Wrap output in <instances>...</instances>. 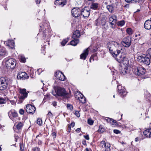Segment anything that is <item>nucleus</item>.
I'll list each match as a JSON object with an SVG mask.
<instances>
[{"label": "nucleus", "mask_w": 151, "mask_h": 151, "mask_svg": "<svg viewBox=\"0 0 151 151\" xmlns=\"http://www.w3.org/2000/svg\"><path fill=\"white\" fill-rule=\"evenodd\" d=\"M106 46L112 55L114 57L117 56L121 52V44L114 41L108 42Z\"/></svg>", "instance_id": "f257e3e1"}, {"label": "nucleus", "mask_w": 151, "mask_h": 151, "mask_svg": "<svg viewBox=\"0 0 151 151\" xmlns=\"http://www.w3.org/2000/svg\"><path fill=\"white\" fill-rule=\"evenodd\" d=\"M52 93L55 96L57 95L58 96L65 97L67 99L70 97L65 90L64 88L60 87L58 88L57 89H55V92H52Z\"/></svg>", "instance_id": "f03ea898"}, {"label": "nucleus", "mask_w": 151, "mask_h": 151, "mask_svg": "<svg viewBox=\"0 0 151 151\" xmlns=\"http://www.w3.org/2000/svg\"><path fill=\"white\" fill-rule=\"evenodd\" d=\"M19 93L18 95V97L19 99L18 101L19 103H21L27 97L28 93L26 92V89L25 88L22 89L21 88H19Z\"/></svg>", "instance_id": "7ed1b4c3"}, {"label": "nucleus", "mask_w": 151, "mask_h": 151, "mask_svg": "<svg viewBox=\"0 0 151 151\" xmlns=\"http://www.w3.org/2000/svg\"><path fill=\"white\" fill-rule=\"evenodd\" d=\"M150 58L145 55H141L139 56L137 58V60L139 62L146 66H147L150 64Z\"/></svg>", "instance_id": "20e7f679"}, {"label": "nucleus", "mask_w": 151, "mask_h": 151, "mask_svg": "<svg viewBox=\"0 0 151 151\" xmlns=\"http://www.w3.org/2000/svg\"><path fill=\"white\" fill-rule=\"evenodd\" d=\"M16 65V61L13 58H10L6 60L5 65L8 69H13L15 67Z\"/></svg>", "instance_id": "39448f33"}, {"label": "nucleus", "mask_w": 151, "mask_h": 151, "mask_svg": "<svg viewBox=\"0 0 151 151\" xmlns=\"http://www.w3.org/2000/svg\"><path fill=\"white\" fill-rule=\"evenodd\" d=\"M8 80L4 77L0 78V90L3 91L6 89L8 87Z\"/></svg>", "instance_id": "423d86ee"}, {"label": "nucleus", "mask_w": 151, "mask_h": 151, "mask_svg": "<svg viewBox=\"0 0 151 151\" xmlns=\"http://www.w3.org/2000/svg\"><path fill=\"white\" fill-rule=\"evenodd\" d=\"M132 42V39L129 36H127L123 38L121 41V44L124 47H128L131 45Z\"/></svg>", "instance_id": "0eeeda50"}, {"label": "nucleus", "mask_w": 151, "mask_h": 151, "mask_svg": "<svg viewBox=\"0 0 151 151\" xmlns=\"http://www.w3.org/2000/svg\"><path fill=\"white\" fill-rule=\"evenodd\" d=\"M133 72L136 75L141 76L145 74L146 70L144 68L141 67H138L133 69Z\"/></svg>", "instance_id": "6e6552de"}, {"label": "nucleus", "mask_w": 151, "mask_h": 151, "mask_svg": "<svg viewBox=\"0 0 151 151\" xmlns=\"http://www.w3.org/2000/svg\"><path fill=\"white\" fill-rule=\"evenodd\" d=\"M116 16L114 14L110 16L109 18V22L111 28H114L117 21Z\"/></svg>", "instance_id": "1a4fd4ad"}, {"label": "nucleus", "mask_w": 151, "mask_h": 151, "mask_svg": "<svg viewBox=\"0 0 151 151\" xmlns=\"http://www.w3.org/2000/svg\"><path fill=\"white\" fill-rule=\"evenodd\" d=\"M90 9L88 7H85L81 11V15H82L83 17L88 18L90 14Z\"/></svg>", "instance_id": "9d476101"}, {"label": "nucleus", "mask_w": 151, "mask_h": 151, "mask_svg": "<svg viewBox=\"0 0 151 151\" xmlns=\"http://www.w3.org/2000/svg\"><path fill=\"white\" fill-rule=\"evenodd\" d=\"M27 112L30 114H33L36 110V108L33 105L31 104H27L25 107Z\"/></svg>", "instance_id": "9b49d317"}, {"label": "nucleus", "mask_w": 151, "mask_h": 151, "mask_svg": "<svg viewBox=\"0 0 151 151\" xmlns=\"http://www.w3.org/2000/svg\"><path fill=\"white\" fill-rule=\"evenodd\" d=\"M72 15L76 18L79 17L81 15V10L78 8H74L71 11Z\"/></svg>", "instance_id": "f8f14e48"}, {"label": "nucleus", "mask_w": 151, "mask_h": 151, "mask_svg": "<svg viewBox=\"0 0 151 151\" xmlns=\"http://www.w3.org/2000/svg\"><path fill=\"white\" fill-rule=\"evenodd\" d=\"M29 77L27 76V74L25 72H19L17 76V79L22 80L27 79Z\"/></svg>", "instance_id": "ddd939ff"}, {"label": "nucleus", "mask_w": 151, "mask_h": 151, "mask_svg": "<svg viewBox=\"0 0 151 151\" xmlns=\"http://www.w3.org/2000/svg\"><path fill=\"white\" fill-rule=\"evenodd\" d=\"M55 77L59 80L64 81L65 80V78L64 75L60 72H56L55 73Z\"/></svg>", "instance_id": "4468645a"}, {"label": "nucleus", "mask_w": 151, "mask_h": 151, "mask_svg": "<svg viewBox=\"0 0 151 151\" xmlns=\"http://www.w3.org/2000/svg\"><path fill=\"white\" fill-rule=\"evenodd\" d=\"M144 28L146 29H151V18L150 19H148L146 21L144 25Z\"/></svg>", "instance_id": "2eb2a0df"}, {"label": "nucleus", "mask_w": 151, "mask_h": 151, "mask_svg": "<svg viewBox=\"0 0 151 151\" xmlns=\"http://www.w3.org/2000/svg\"><path fill=\"white\" fill-rule=\"evenodd\" d=\"M9 117L11 118L12 117H15L18 116V114L16 111L14 109L11 110L8 112Z\"/></svg>", "instance_id": "dca6fc26"}, {"label": "nucleus", "mask_w": 151, "mask_h": 151, "mask_svg": "<svg viewBox=\"0 0 151 151\" xmlns=\"http://www.w3.org/2000/svg\"><path fill=\"white\" fill-rule=\"evenodd\" d=\"M88 48L85 50L80 55V58L82 59L85 60L86 59L87 56L88 55Z\"/></svg>", "instance_id": "f3484780"}, {"label": "nucleus", "mask_w": 151, "mask_h": 151, "mask_svg": "<svg viewBox=\"0 0 151 151\" xmlns=\"http://www.w3.org/2000/svg\"><path fill=\"white\" fill-rule=\"evenodd\" d=\"M7 54L5 48L3 47H0V56H4Z\"/></svg>", "instance_id": "a211bd4d"}, {"label": "nucleus", "mask_w": 151, "mask_h": 151, "mask_svg": "<svg viewBox=\"0 0 151 151\" xmlns=\"http://www.w3.org/2000/svg\"><path fill=\"white\" fill-rule=\"evenodd\" d=\"M81 34L79 31L78 30H76L75 31L72 36V38L73 39H76L80 37Z\"/></svg>", "instance_id": "6ab92c4d"}, {"label": "nucleus", "mask_w": 151, "mask_h": 151, "mask_svg": "<svg viewBox=\"0 0 151 151\" xmlns=\"http://www.w3.org/2000/svg\"><path fill=\"white\" fill-rule=\"evenodd\" d=\"M118 92L119 94L121 96H124L127 94V92L126 91V89L124 87H123V89H122L121 90L118 91Z\"/></svg>", "instance_id": "aec40b11"}, {"label": "nucleus", "mask_w": 151, "mask_h": 151, "mask_svg": "<svg viewBox=\"0 0 151 151\" xmlns=\"http://www.w3.org/2000/svg\"><path fill=\"white\" fill-rule=\"evenodd\" d=\"M105 119L107 122L111 124L112 125H114L116 123V120H114L112 119L106 117Z\"/></svg>", "instance_id": "412c9836"}, {"label": "nucleus", "mask_w": 151, "mask_h": 151, "mask_svg": "<svg viewBox=\"0 0 151 151\" xmlns=\"http://www.w3.org/2000/svg\"><path fill=\"white\" fill-rule=\"evenodd\" d=\"M90 9L96 10L99 7V4L96 3H92L90 5Z\"/></svg>", "instance_id": "4be33fe9"}, {"label": "nucleus", "mask_w": 151, "mask_h": 151, "mask_svg": "<svg viewBox=\"0 0 151 151\" xmlns=\"http://www.w3.org/2000/svg\"><path fill=\"white\" fill-rule=\"evenodd\" d=\"M47 25H44L42 26H40V27L42 28V29H40V31H43L44 34H45V33H46V31H45L46 29H47L48 27L47 25H48V24H47Z\"/></svg>", "instance_id": "5701e85b"}, {"label": "nucleus", "mask_w": 151, "mask_h": 151, "mask_svg": "<svg viewBox=\"0 0 151 151\" xmlns=\"http://www.w3.org/2000/svg\"><path fill=\"white\" fill-rule=\"evenodd\" d=\"M127 68L126 67H122L120 69V72L121 74L124 75L127 73Z\"/></svg>", "instance_id": "b1692460"}, {"label": "nucleus", "mask_w": 151, "mask_h": 151, "mask_svg": "<svg viewBox=\"0 0 151 151\" xmlns=\"http://www.w3.org/2000/svg\"><path fill=\"white\" fill-rule=\"evenodd\" d=\"M79 42L78 39H74L70 42V45L74 46H76Z\"/></svg>", "instance_id": "393cba45"}, {"label": "nucleus", "mask_w": 151, "mask_h": 151, "mask_svg": "<svg viewBox=\"0 0 151 151\" xmlns=\"http://www.w3.org/2000/svg\"><path fill=\"white\" fill-rule=\"evenodd\" d=\"M111 145L108 142H106L105 146H104L105 150V151H110V150Z\"/></svg>", "instance_id": "a878e982"}, {"label": "nucleus", "mask_w": 151, "mask_h": 151, "mask_svg": "<svg viewBox=\"0 0 151 151\" xmlns=\"http://www.w3.org/2000/svg\"><path fill=\"white\" fill-rule=\"evenodd\" d=\"M81 95L82 96H81L80 98L78 97V99L79 100L81 103L84 104L86 102V99L82 94H81Z\"/></svg>", "instance_id": "bb28decb"}, {"label": "nucleus", "mask_w": 151, "mask_h": 151, "mask_svg": "<svg viewBox=\"0 0 151 151\" xmlns=\"http://www.w3.org/2000/svg\"><path fill=\"white\" fill-rule=\"evenodd\" d=\"M107 8L110 12H112L114 9V6L113 5H108Z\"/></svg>", "instance_id": "cd10ccee"}, {"label": "nucleus", "mask_w": 151, "mask_h": 151, "mask_svg": "<svg viewBox=\"0 0 151 151\" xmlns=\"http://www.w3.org/2000/svg\"><path fill=\"white\" fill-rule=\"evenodd\" d=\"M9 47L13 49L14 47V42L13 40H9Z\"/></svg>", "instance_id": "c85d7f7f"}, {"label": "nucleus", "mask_w": 151, "mask_h": 151, "mask_svg": "<svg viewBox=\"0 0 151 151\" xmlns=\"http://www.w3.org/2000/svg\"><path fill=\"white\" fill-rule=\"evenodd\" d=\"M146 55L147 57L151 59V48L149 49L146 51Z\"/></svg>", "instance_id": "c756f323"}, {"label": "nucleus", "mask_w": 151, "mask_h": 151, "mask_svg": "<svg viewBox=\"0 0 151 151\" xmlns=\"http://www.w3.org/2000/svg\"><path fill=\"white\" fill-rule=\"evenodd\" d=\"M23 125V123L19 122L17 125V128L18 130H19L22 129Z\"/></svg>", "instance_id": "7c9ffc66"}, {"label": "nucleus", "mask_w": 151, "mask_h": 151, "mask_svg": "<svg viewBox=\"0 0 151 151\" xmlns=\"http://www.w3.org/2000/svg\"><path fill=\"white\" fill-rule=\"evenodd\" d=\"M142 0H125V1L127 3H130L131 2L132 3H136L142 1Z\"/></svg>", "instance_id": "2f4dec72"}, {"label": "nucleus", "mask_w": 151, "mask_h": 151, "mask_svg": "<svg viewBox=\"0 0 151 151\" xmlns=\"http://www.w3.org/2000/svg\"><path fill=\"white\" fill-rule=\"evenodd\" d=\"M125 22L123 20L118 21L117 23V25L118 26L122 27L124 24Z\"/></svg>", "instance_id": "473e14b6"}, {"label": "nucleus", "mask_w": 151, "mask_h": 151, "mask_svg": "<svg viewBox=\"0 0 151 151\" xmlns=\"http://www.w3.org/2000/svg\"><path fill=\"white\" fill-rule=\"evenodd\" d=\"M68 38L64 39L61 42V45L63 46H64L65 44L68 41Z\"/></svg>", "instance_id": "72a5a7b5"}, {"label": "nucleus", "mask_w": 151, "mask_h": 151, "mask_svg": "<svg viewBox=\"0 0 151 151\" xmlns=\"http://www.w3.org/2000/svg\"><path fill=\"white\" fill-rule=\"evenodd\" d=\"M105 129L103 127L100 125L99 127V129L98 130V132L100 133H103Z\"/></svg>", "instance_id": "f704fd0d"}, {"label": "nucleus", "mask_w": 151, "mask_h": 151, "mask_svg": "<svg viewBox=\"0 0 151 151\" xmlns=\"http://www.w3.org/2000/svg\"><path fill=\"white\" fill-rule=\"evenodd\" d=\"M6 103V99H5L0 98V104H2Z\"/></svg>", "instance_id": "c9c22d12"}, {"label": "nucleus", "mask_w": 151, "mask_h": 151, "mask_svg": "<svg viewBox=\"0 0 151 151\" xmlns=\"http://www.w3.org/2000/svg\"><path fill=\"white\" fill-rule=\"evenodd\" d=\"M124 57L120 56L119 59H118V58H116L117 60L119 63H122L124 60Z\"/></svg>", "instance_id": "e433bc0d"}, {"label": "nucleus", "mask_w": 151, "mask_h": 151, "mask_svg": "<svg viewBox=\"0 0 151 151\" xmlns=\"http://www.w3.org/2000/svg\"><path fill=\"white\" fill-rule=\"evenodd\" d=\"M138 137L139 138V140L140 141H141L143 139L145 138H147V137H146L145 135H144L143 134H140Z\"/></svg>", "instance_id": "4c0bfd02"}, {"label": "nucleus", "mask_w": 151, "mask_h": 151, "mask_svg": "<svg viewBox=\"0 0 151 151\" xmlns=\"http://www.w3.org/2000/svg\"><path fill=\"white\" fill-rule=\"evenodd\" d=\"M106 143L104 141H102L100 143L99 145L102 148H104V146H105Z\"/></svg>", "instance_id": "58836bf2"}, {"label": "nucleus", "mask_w": 151, "mask_h": 151, "mask_svg": "<svg viewBox=\"0 0 151 151\" xmlns=\"http://www.w3.org/2000/svg\"><path fill=\"white\" fill-rule=\"evenodd\" d=\"M37 123L40 126H41L42 125V120L41 118H38L37 120Z\"/></svg>", "instance_id": "ea45409f"}, {"label": "nucleus", "mask_w": 151, "mask_h": 151, "mask_svg": "<svg viewBox=\"0 0 151 151\" xmlns=\"http://www.w3.org/2000/svg\"><path fill=\"white\" fill-rule=\"evenodd\" d=\"M19 60L21 62L25 63L26 62V59L24 57L21 56Z\"/></svg>", "instance_id": "a19ab883"}, {"label": "nucleus", "mask_w": 151, "mask_h": 151, "mask_svg": "<svg viewBox=\"0 0 151 151\" xmlns=\"http://www.w3.org/2000/svg\"><path fill=\"white\" fill-rule=\"evenodd\" d=\"M67 107L68 109H69L70 111H72L73 109V106L70 104H68Z\"/></svg>", "instance_id": "79ce46f5"}, {"label": "nucleus", "mask_w": 151, "mask_h": 151, "mask_svg": "<svg viewBox=\"0 0 151 151\" xmlns=\"http://www.w3.org/2000/svg\"><path fill=\"white\" fill-rule=\"evenodd\" d=\"M127 32L129 35H131L132 34V30L130 28H128L127 29Z\"/></svg>", "instance_id": "37998d69"}, {"label": "nucleus", "mask_w": 151, "mask_h": 151, "mask_svg": "<svg viewBox=\"0 0 151 151\" xmlns=\"http://www.w3.org/2000/svg\"><path fill=\"white\" fill-rule=\"evenodd\" d=\"M88 123L90 125H92L93 124V121L91 119H88Z\"/></svg>", "instance_id": "c03bdc74"}, {"label": "nucleus", "mask_w": 151, "mask_h": 151, "mask_svg": "<svg viewBox=\"0 0 151 151\" xmlns=\"http://www.w3.org/2000/svg\"><path fill=\"white\" fill-rule=\"evenodd\" d=\"M20 147L21 151H24V147L23 144H20Z\"/></svg>", "instance_id": "a18cd8bd"}, {"label": "nucleus", "mask_w": 151, "mask_h": 151, "mask_svg": "<svg viewBox=\"0 0 151 151\" xmlns=\"http://www.w3.org/2000/svg\"><path fill=\"white\" fill-rule=\"evenodd\" d=\"M19 113L21 115H23L24 113V111L23 109H21L19 110Z\"/></svg>", "instance_id": "49530a36"}, {"label": "nucleus", "mask_w": 151, "mask_h": 151, "mask_svg": "<svg viewBox=\"0 0 151 151\" xmlns=\"http://www.w3.org/2000/svg\"><path fill=\"white\" fill-rule=\"evenodd\" d=\"M52 136L53 137V138H55L56 137V134L55 132H52Z\"/></svg>", "instance_id": "de8ad7c7"}, {"label": "nucleus", "mask_w": 151, "mask_h": 151, "mask_svg": "<svg viewBox=\"0 0 151 151\" xmlns=\"http://www.w3.org/2000/svg\"><path fill=\"white\" fill-rule=\"evenodd\" d=\"M9 40H9L7 41H5L4 42V43L5 45H6L7 46L9 47Z\"/></svg>", "instance_id": "09e8293b"}, {"label": "nucleus", "mask_w": 151, "mask_h": 151, "mask_svg": "<svg viewBox=\"0 0 151 151\" xmlns=\"http://www.w3.org/2000/svg\"><path fill=\"white\" fill-rule=\"evenodd\" d=\"M32 150L33 151H40V148L37 147L34 148Z\"/></svg>", "instance_id": "8fccbe9b"}, {"label": "nucleus", "mask_w": 151, "mask_h": 151, "mask_svg": "<svg viewBox=\"0 0 151 151\" xmlns=\"http://www.w3.org/2000/svg\"><path fill=\"white\" fill-rule=\"evenodd\" d=\"M114 133L116 134H118L120 132L117 129H114Z\"/></svg>", "instance_id": "3c124183"}, {"label": "nucleus", "mask_w": 151, "mask_h": 151, "mask_svg": "<svg viewBox=\"0 0 151 151\" xmlns=\"http://www.w3.org/2000/svg\"><path fill=\"white\" fill-rule=\"evenodd\" d=\"M47 116L49 118L52 117V113L50 111H49L48 112V114H47Z\"/></svg>", "instance_id": "603ef678"}, {"label": "nucleus", "mask_w": 151, "mask_h": 151, "mask_svg": "<svg viewBox=\"0 0 151 151\" xmlns=\"http://www.w3.org/2000/svg\"><path fill=\"white\" fill-rule=\"evenodd\" d=\"M16 101L17 100H16V101L14 100H10V103L12 104L13 105L15 104H16Z\"/></svg>", "instance_id": "864d4df0"}, {"label": "nucleus", "mask_w": 151, "mask_h": 151, "mask_svg": "<svg viewBox=\"0 0 151 151\" xmlns=\"http://www.w3.org/2000/svg\"><path fill=\"white\" fill-rule=\"evenodd\" d=\"M75 114L76 116L78 117H79L80 116L79 113L78 111H76L75 112Z\"/></svg>", "instance_id": "5fc2aeb1"}, {"label": "nucleus", "mask_w": 151, "mask_h": 151, "mask_svg": "<svg viewBox=\"0 0 151 151\" xmlns=\"http://www.w3.org/2000/svg\"><path fill=\"white\" fill-rule=\"evenodd\" d=\"M123 87H122V86L121 85H119L118 86H117V88L118 91L121 90V89H123Z\"/></svg>", "instance_id": "6e6d98bb"}, {"label": "nucleus", "mask_w": 151, "mask_h": 151, "mask_svg": "<svg viewBox=\"0 0 151 151\" xmlns=\"http://www.w3.org/2000/svg\"><path fill=\"white\" fill-rule=\"evenodd\" d=\"M52 105L54 106H57V102L56 101H53L52 102Z\"/></svg>", "instance_id": "4d7b16f0"}, {"label": "nucleus", "mask_w": 151, "mask_h": 151, "mask_svg": "<svg viewBox=\"0 0 151 151\" xmlns=\"http://www.w3.org/2000/svg\"><path fill=\"white\" fill-rule=\"evenodd\" d=\"M84 137L87 140H89V136L88 135H84Z\"/></svg>", "instance_id": "13d9d810"}, {"label": "nucleus", "mask_w": 151, "mask_h": 151, "mask_svg": "<svg viewBox=\"0 0 151 151\" xmlns=\"http://www.w3.org/2000/svg\"><path fill=\"white\" fill-rule=\"evenodd\" d=\"M59 4L60 5H62V6H63L65 4H63V2L62 1L60 0L59 2Z\"/></svg>", "instance_id": "bf43d9fd"}, {"label": "nucleus", "mask_w": 151, "mask_h": 151, "mask_svg": "<svg viewBox=\"0 0 151 151\" xmlns=\"http://www.w3.org/2000/svg\"><path fill=\"white\" fill-rule=\"evenodd\" d=\"M139 138L138 137H136L135 139V141L136 142H137L139 141Z\"/></svg>", "instance_id": "052dcab7"}, {"label": "nucleus", "mask_w": 151, "mask_h": 151, "mask_svg": "<svg viewBox=\"0 0 151 151\" xmlns=\"http://www.w3.org/2000/svg\"><path fill=\"white\" fill-rule=\"evenodd\" d=\"M35 1L37 4H39L41 1V0H35Z\"/></svg>", "instance_id": "680f3d73"}, {"label": "nucleus", "mask_w": 151, "mask_h": 151, "mask_svg": "<svg viewBox=\"0 0 151 151\" xmlns=\"http://www.w3.org/2000/svg\"><path fill=\"white\" fill-rule=\"evenodd\" d=\"M76 132H79L81 131V128H78L76 129Z\"/></svg>", "instance_id": "e2e57ef3"}, {"label": "nucleus", "mask_w": 151, "mask_h": 151, "mask_svg": "<svg viewBox=\"0 0 151 151\" xmlns=\"http://www.w3.org/2000/svg\"><path fill=\"white\" fill-rule=\"evenodd\" d=\"M75 125V123L74 122H73L71 123V125L72 127H73Z\"/></svg>", "instance_id": "0e129e2a"}, {"label": "nucleus", "mask_w": 151, "mask_h": 151, "mask_svg": "<svg viewBox=\"0 0 151 151\" xmlns=\"http://www.w3.org/2000/svg\"><path fill=\"white\" fill-rule=\"evenodd\" d=\"M42 135L41 134H40L39 135H37L36 137V138H37L38 137H41L42 136Z\"/></svg>", "instance_id": "69168bd1"}, {"label": "nucleus", "mask_w": 151, "mask_h": 151, "mask_svg": "<svg viewBox=\"0 0 151 151\" xmlns=\"http://www.w3.org/2000/svg\"><path fill=\"white\" fill-rule=\"evenodd\" d=\"M38 144L39 145H41L42 144V141L40 139H38Z\"/></svg>", "instance_id": "338daca9"}, {"label": "nucleus", "mask_w": 151, "mask_h": 151, "mask_svg": "<svg viewBox=\"0 0 151 151\" xmlns=\"http://www.w3.org/2000/svg\"><path fill=\"white\" fill-rule=\"evenodd\" d=\"M82 143L83 145H86V140H84L82 142Z\"/></svg>", "instance_id": "774afa93"}]
</instances>
